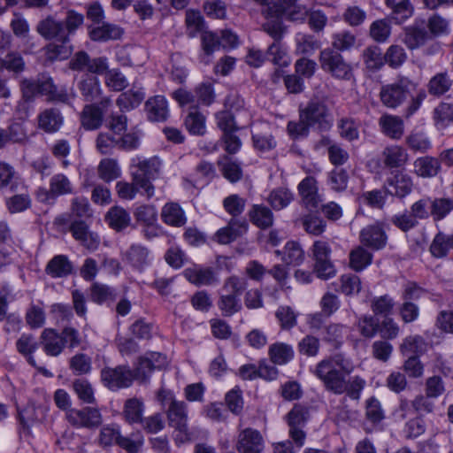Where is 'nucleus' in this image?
I'll return each instance as SVG.
<instances>
[{
	"mask_svg": "<svg viewBox=\"0 0 453 453\" xmlns=\"http://www.w3.org/2000/svg\"><path fill=\"white\" fill-rule=\"evenodd\" d=\"M250 221L261 229H266L273 226V213L270 208L264 204H254L249 211Z\"/></svg>",
	"mask_w": 453,
	"mask_h": 453,
	"instance_id": "29",
	"label": "nucleus"
},
{
	"mask_svg": "<svg viewBox=\"0 0 453 453\" xmlns=\"http://www.w3.org/2000/svg\"><path fill=\"white\" fill-rule=\"evenodd\" d=\"M26 68V63L20 53L11 51L4 58L0 57V73L7 71L15 76L20 74Z\"/></svg>",
	"mask_w": 453,
	"mask_h": 453,
	"instance_id": "38",
	"label": "nucleus"
},
{
	"mask_svg": "<svg viewBox=\"0 0 453 453\" xmlns=\"http://www.w3.org/2000/svg\"><path fill=\"white\" fill-rule=\"evenodd\" d=\"M162 220L173 226H182L186 223L184 211L176 203H167L164 205L161 211Z\"/></svg>",
	"mask_w": 453,
	"mask_h": 453,
	"instance_id": "35",
	"label": "nucleus"
},
{
	"mask_svg": "<svg viewBox=\"0 0 453 453\" xmlns=\"http://www.w3.org/2000/svg\"><path fill=\"white\" fill-rule=\"evenodd\" d=\"M166 416L169 426L173 428V440L177 446L192 442L206 434L197 426H188V405L183 401L172 399Z\"/></svg>",
	"mask_w": 453,
	"mask_h": 453,
	"instance_id": "4",
	"label": "nucleus"
},
{
	"mask_svg": "<svg viewBox=\"0 0 453 453\" xmlns=\"http://www.w3.org/2000/svg\"><path fill=\"white\" fill-rule=\"evenodd\" d=\"M167 358L159 352H150L140 357L138 364L132 371L127 365H119L114 368L105 367L101 371V380L105 387L112 391L129 388L134 380L145 382L153 371L166 366Z\"/></svg>",
	"mask_w": 453,
	"mask_h": 453,
	"instance_id": "3",
	"label": "nucleus"
},
{
	"mask_svg": "<svg viewBox=\"0 0 453 453\" xmlns=\"http://www.w3.org/2000/svg\"><path fill=\"white\" fill-rule=\"evenodd\" d=\"M275 254L281 256L282 261L287 265H298L304 259V252L301 246L296 242H288L284 247L283 251L276 250Z\"/></svg>",
	"mask_w": 453,
	"mask_h": 453,
	"instance_id": "40",
	"label": "nucleus"
},
{
	"mask_svg": "<svg viewBox=\"0 0 453 453\" xmlns=\"http://www.w3.org/2000/svg\"><path fill=\"white\" fill-rule=\"evenodd\" d=\"M73 373L78 376L88 374L92 370V360L84 353L75 354L69 361Z\"/></svg>",
	"mask_w": 453,
	"mask_h": 453,
	"instance_id": "56",
	"label": "nucleus"
},
{
	"mask_svg": "<svg viewBox=\"0 0 453 453\" xmlns=\"http://www.w3.org/2000/svg\"><path fill=\"white\" fill-rule=\"evenodd\" d=\"M303 205L309 210L317 209L321 202L318 194L317 180L313 177L304 178L298 185Z\"/></svg>",
	"mask_w": 453,
	"mask_h": 453,
	"instance_id": "19",
	"label": "nucleus"
},
{
	"mask_svg": "<svg viewBox=\"0 0 453 453\" xmlns=\"http://www.w3.org/2000/svg\"><path fill=\"white\" fill-rule=\"evenodd\" d=\"M381 132L394 140H399L404 133V124L398 116L390 114L382 115L379 119Z\"/></svg>",
	"mask_w": 453,
	"mask_h": 453,
	"instance_id": "23",
	"label": "nucleus"
},
{
	"mask_svg": "<svg viewBox=\"0 0 453 453\" xmlns=\"http://www.w3.org/2000/svg\"><path fill=\"white\" fill-rule=\"evenodd\" d=\"M144 107L147 118L150 121H165L169 116L168 102L164 96L150 97Z\"/></svg>",
	"mask_w": 453,
	"mask_h": 453,
	"instance_id": "18",
	"label": "nucleus"
},
{
	"mask_svg": "<svg viewBox=\"0 0 453 453\" xmlns=\"http://www.w3.org/2000/svg\"><path fill=\"white\" fill-rule=\"evenodd\" d=\"M77 87L85 101L93 102L102 99L101 83L96 74H82L77 83Z\"/></svg>",
	"mask_w": 453,
	"mask_h": 453,
	"instance_id": "20",
	"label": "nucleus"
},
{
	"mask_svg": "<svg viewBox=\"0 0 453 453\" xmlns=\"http://www.w3.org/2000/svg\"><path fill=\"white\" fill-rule=\"evenodd\" d=\"M111 105L110 97H103L98 104H86L81 113V126L87 130H95L102 126L104 113Z\"/></svg>",
	"mask_w": 453,
	"mask_h": 453,
	"instance_id": "13",
	"label": "nucleus"
},
{
	"mask_svg": "<svg viewBox=\"0 0 453 453\" xmlns=\"http://www.w3.org/2000/svg\"><path fill=\"white\" fill-rule=\"evenodd\" d=\"M372 260V254L365 246L360 245L349 253V266L356 272L363 271Z\"/></svg>",
	"mask_w": 453,
	"mask_h": 453,
	"instance_id": "43",
	"label": "nucleus"
},
{
	"mask_svg": "<svg viewBox=\"0 0 453 453\" xmlns=\"http://www.w3.org/2000/svg\"><path fill=\"white\" fill-rule=\"evenodd\" d=\"M418 84L409 77L400 75L392 83L381 87L380 101L386 107L395 109L412 96Z\"/></svg>",
	"mask_w": 453,
	"mask_h": 453,
	"instance_id": "6",
	"label": "nucleus"
},
{
	"mask_svg": "<svg viewBox=\"0 0 453 453\" xmlns=\"http://www.w3.org/2000/svg\"><path fill=\"white\" fill-rule=\"evenodd\" d=\"M162 162L158 157H143L136 156L131 159L132 180L143 189L148 198L154 196L155 187L151 180L157 178Z\"/></svg>",
	"mask_w": 453,
	"mask_h": 453,
	"instance_id": "5",
	"label": "nucleus"
},
{
	"mask_svg": "<svg viewBox=\"0 0 453 453\" xmlns=\"http://www.w3.org/2000/svg\"><path fill=\"white\" fill-rule=\"evenodd\" d=\"M453 210V200L450 198L431 199V215L434 220H441Z\"/></svg>",
	"mask_w": 453,
	"mask_h": 453,
	"instance_id": "64",
	"label": "nucleus"
},
{
	"mask_svg": "<svg viewBox=\"0 0 453 453\" xmlns=\"http://www.w3.org/2000/svg\"><path fill=\"white\" fill-rule=\"evenodd\" d=\"M414 168L418 176L431 178L437 175L441 170V161L440 158L433 157H421L415 160Z\"/></svg>",
	"mask_w": 453,
	"mask_h": 453,
	"instance_id": "36",
	"label": "nucleus"
},
{
	"mask_svg": "<svg viewBox=\"0 0 453 453\" xmlns=\"http://www.w3.org/2000/svg\"><path fill=\"white\" fill-rule=\"evenodd\" d=\"M294 200L293 193L286 188H278L273 189L266 201L276 211L282 210L288 206Z\"/></svg>",
	"mask_w": 453,
	"mask_h": 453,
	"instance_id": "45",
	"label": "nucleus"
},
{
	"mask_svg": "<svg viewBox=\"0 0 453 453\" xmlns=\"http://www.w3.org/2000/svg\"><path fill=\"white\" fill-rule=\"evenodd\" d=\"M275 317L283 330H290L297 324V313L288 305L280 306L275 312Z\"/></svg>",
	"mask_w": 453,
	"mask_h": 453,
	"instance_id": "61",
	"label": "nucleus"
},
{
	"mask_svg": "<svg viewBox=\"0 0 453 453\" xmlns=\"http://www.w3.org/2000/svg\"><path fill=\"white\" fill-rule=\"evenodd\" d=\"M389 191L385 188L363 191L358 196L360 204L372 209L382 210L386 204Z\"/></svg>",
	"mask_w": 453,
	"mask_h": 453,
	"instance_id": "27",
	"label": "nucleus"
},
{
	"mask_svg": "<svg viewBox=\"0 0 453 453\" xmlns=\"http://www.w3.org/2000/svg\"><path fill=\"white\" fill-rule=\"evenodd\" d=\"M202 49L203 55L202 56L201 61L203 63H209V57L221 47L219 37L213 32L203 31L201 35Z\"/></svg>",
	"mask_w": 453,
	"mask_h": 453,
	"instance_id": "52",
	"label": "nucleus"
},
{
	"mask_svg": "<svg viewBox=\"0 0 453 453\" xmlns=\"http://www.w3.org/2000/svg\"><path fill=\"white\" fill-rule=\"evenodd\" d=\"M354 369L349 357L337 353L320 360L311 372L322 382L326 391L334 395L346 394L349 399L359 401L366 381L358 375L347 378Z\"/></svg>",
	"mask_w": 453,
	"mask_h": 453,
	"instance_id": "1",
	"label": "nucleus"
},
{
	"mask_svg": "<svg viewBox=\"0 0 453 453\" xmlns=\"http://www.w3.org/2000/svg\"><path fill=\"white\" fill-rule=\"evenodd\" d=\"M97 173L102 180L111 182L120 177L121 170L116 159L106 157L99 162Z\"/></svg>",
	"mask_w": 453,
	"mask_h": 453,
	"instance_id": "42",
	"label": "nucleus"
},
{
	"mask_svg": "<svg viewBox=\"0 0 453 453\" xmlns=\"http://www.w3.org/2000/svg\"><path fill=\"white\" fill-rule=\"evenodd\" d=\"M407 59V54L404 49L397 44L389 46L384 55V61L391 68H398L403 65Z\"/></svg>",
	"mask_w": 453,
	"mask_h": 453,
	"instance_id": "62",
	"label": "nucleus"
},
{
	"mask_svg": "<svg viewBox=\"0 0 453 453\" xmlns=\"http://www.w3.org/2000/svg\"><path fill=\"white\" fill-rule=\"evenodd\" d=\"M450 249H453V234L449 235L439 232L434 236L429 250L433 257L442 258L448 255Z\"/></svg>",
	"mask_w": 453,
	"mask_h": 453,
	"instance_id": "41",
	"label": "nucleus"
},
{
	"mask_svg": "<svg viewBox=\"0 0 453 453\" xmlns=\"http://www.w3.org/2000/svg\"><path fill=\"white\" fill-rule=\"evenodd\" d=\"M428 38L425 29L410 27L406 29L403 42L410 50H415L424 45Z\"/></svg>",
	"mask_w": 453,
	"mask_h": 453,
	"instance_id": "59",
	"label": "nucleus"
},
{
	"mask_svg": "<svg viewBox=\"0 0 453 453\" xmlns=\"http://www.w3.org/2000/svg\"><path fill=\"white\" fill-rule=\"evenodd\" d=\"M19 178L14 168L7 164L0 163V189H8L11 192H15L18 189Z\"/></svg>",
	"mask_w": 453,
	"mask_h": 453,
	"instance_id": "44",
	"label": "nucleus"
},
{
	"mask_svg": "<svg viewBox=\"0 0 453 453\" xmlns=\"http://www.w3.org/2000/svg\"><path fill=\"white\" fill-rule=\"evenodd\" d=\"M183 275L190 283L200 286H211L219 283L217 273L212 268L194 265L186 268Z\"/></svg>",
	"mask_w": 453,
	"mask_h": 453,
	"instance_id": "16",
	"label": "nucleus"
},
{
	"mask_svg": "<svg viewBox=\"0 0 453 453\" xmlns=\"http://www.w3.org/2000/svg\"><path fill=\"white\" fill-rule=\"evenodd\" d=\"M385 4L391 9V18L397 24L404 22L413 14L411 0H385Z\"/></svg>",
	"mask_w": 453,
	"mask_h": 453,
	"instance_id": "33",
	"label": "nucleus"
},
{
	"mask_svg": "<svg viewBox=\"0 0 453 453\" xmlns=\"http://www.w3.org/2000/svg\"><path fill=\"white\" fill-rule=\"evenodd\" d=\"M299 117L320 131H328L334 124L333 115L326 102L318 97L311 99L300 109Z\"/></svg>",
	"mask_w": 453,
	"mask_h": 453,
	"instance_id": "7",
	"label": "nucleus"
},
{
	"mask_svg": "<svg viewBox=\"0 0 453 453\" xmlns=\"http://www.w3.org/2000/svg\"><path fill=\"white\" fill-rule=\"evenodd\" d=\"M362 58L366 68L371 71H377L385 64L381 50L375 45L365 48L362 53Z\"/></svg>",
	"mask_w": 453,
	"mask_h": 453,
	"instance_id": "49",
	"label": "nucleus"
},
{
	"mask_svg": "<svg viewBox=\"0 0 453 453\" xmlns=\"http://www.w3.org/2000/svg\"><path fill=\"white\" fill-rule=\"evenodd\" d=\"M337 128L342 138L353 142L359 139L357 123L351 118H342L337 122Z\"/></svg>",
	"mask_w": 453,
	"mask_h": 453,
	"instance_id": "55",
	"label": "nucleus"
},
{
	"mask_svg": "<svg viewBox=\"0 0 453 453\" xmlns=\"http://www.w3.org/2000/svg\"><path fill=\"white\" fill-rule=\"evenodd\" d=\"M108 59L105 57L91 58L84 50L76 52L69 61V68L73 71L88 72L89 74L101 75L108 69Z\"/></svg>",
	"mask_w": 453,
	"mask_h": 453,
	"instance_id": "11",
	"label": "nucleus"
},
{
	"mask_svg": "<svg viewBox=\"0 0 453 453\" xmlns=\"http://www.w3.org/2000/svg\"><path fill=\"white\" fill-rule=\"evenodd\" d=\"M382 157L386 166L396 168L403 166L407 162L408 154L403 148L398 145H392L384 149Z\"/></svg>",
	"mask_w": 453,
	"mask_h": 453,
	"instance_id": "37",
	"label": "nucleus"
},
{
	"mask_svg": "<svg viewBox=\"0 0 453 453\" xmlns=\"http://www.w3.org/2000/svg\"><path fill=\"white\" fill-rule=\"evenodd\" d=\"M451 87L452 80L446 71L434 74L426 85L428 93L435 97L445 95Z\"/></svg>",
	"mask_w": 453,
	"mask_h": 453,
	"instance_id": "32",
	"label": "nucleus"
},
{
	"mask_svg": "<svg viewBox=\"0 0 453 453\" xmlns=\"http://www.w3.org/2000/svg\"><path fill=\"white\" fill-rule=\"evenodd\" d=\"M235 115L229 111H222L216 114L217 125L223 134L235 132L241 127V120L238 121Z\"/></svg>",
	"mask_w": 453,
	"mask_h": 453,
	"instance_id": "57",
	"label": "nucleus"
},
{
	"mask_svg": "<svg viewBox=\"0 0 453 453\" xmlns=\"http://www.w3.org/2000/svg\"><path fill=\"white\" fill-rule=\"evenodd\" d=\"M434 119L439 129L446 127L453 121V105L447 103H441L434 110Z\"/></svg>",
	"mask_w": 453,
	"mask_h": 453,
	"instance_id": "63",
	"label": "nucleus"
},
{
	"mask_svg": "<svg viewBox=\"0 0 453 453\" xmlns=\"http://www.w3.org/2000/svg\"><path fill=\"white\" fill-rule=\"evenodd\" d=\"M389 185L395 188L394 192L389 191V194H394L398 197H405L412 190L411 178L403 173H396L390 180Z\"/></svg>",
	"mask_w": 453,
	"mask_h": 453,
	"instance_id": "54",
	"label": "nucleus"
},
{
	"mask_svg": "<svg viewBox=\"0 0 453 453\" xmlns=\"http://www.w3.org/2000/svg\"><path fill=\"white\" fill-rule=\"evenodd\" d=\"M73 265L65 255H56L47 264L45 272L51 278H65L73 273Z\"/></svg>",
	"mask_w": 453,
	"mask_h": 453,
	"instance_id": "22",
	"label": "nucleus"
},
{
	"mask_svg": "<svg viewBox=\"0 0 453 453\" xmlns=\"http://www.w3.org/2000/svg\"><path fill=\"white\" fill-rule=\"evenodd\" d=\"M127 262L135 269L142 270L150 263V250L140 244H133L126 252Z\"/></svg>",
	"mask_w": 453,
	"mask_h": 453,
	"instance_id": "28",
	"label": "nucleus"
},
{
	"mask_svg": "<svg viewBox=\"0 0 453 453\" xmlns=\"http://www.w3.org/2000/svg\"><path fill=\"white\" fill-rule=\"evenodd\" d=\"M66 418L73 426L90 430L96 429L103 422L100 411L92 407L71 409L66 412Z\"/></svg>",
	"mask_w": 453,
	"mask_h": 453,
	"instance_id": "12",
	"label": "nucleus"
},
{
	"mask_svg": "<svg viewBox=\"0 0 453 453\" xmlns=\"http://www.w3.org/2000/svg\"><path fill=\"white\" fill-rule=\"evenodd\" d=\"M144 409V403L142 399L129 398L124 403L123 417L130 425L139 424L143 418Z\"/></svg>",
	"mask_w": 453,
	"mask_h": 453,
	"instance_id": "30",
	"label": "nucleus"
},
{
	"mask_svg": "<svg viewBox=\"0 0 453 453\" xmlns=\"http://www.w3.org/2000/svg\"><path fill=\"white\" fill-rule=\"evenodd\" d=\"M312 257L314 259V272L317 277L322 280H328L336 274V269L331 260L332 250L328 242L317 240L311 247Z\"/></svg>",
	"mask_w": 453,
	"mask_h": 453,
	"instance_id": "9",
	"label": "nucleus"
},
{
	"mask_svg": "<svg viewBox=\"0 0 453 453\" xmlns=\"http://www.w3.org/2000/svg\"><path fill=\"white\" fill-rule=\"evenodd\" d=\"M219 309L225 317H230L242 309V303L237 295H222L218 302Z\"/></svg>",
	"mask_w": 453,
	"mask_h": 453,
	"instance_id": "60",
	"label": "nucleus"
},
{
	"mask_svg": "<svg viewBox=\"0 0 453 453\" xmlns=\"http://www.w3.org/2000/svg\"><path fill=\"white\" fill-rule=\"evenodd\" d=\"M309 419V409L301 404H295L286 417L289 437L298 449L304 445L306 434L303 430Z\"/></svg>",
	"mask_w": 453,
	"mask_h": 453,
	"instance_id": "10",
	"label": "nucleus"
},
{
	"mask_svg": "<svg viewBox=\"0 0 453 453\" xmlns=\"http://www.w3.org/2000/svg\"><path fill=\"white\" fill-rule=\"evenodd\" d=\"M32 205V199L27 193L17 194L5 200V206L11 214L21 213Z\"/></svg>",
	"mask_w": 453,
	"mask_h": 453,
	"instance_id": "53",
	"label": "nucleus"
},
{
	"mask_svg": "<svg viewBox=\"0 0 453 453\" xmlns=\"http://www.w3.org/2000/svg\"><path fill=\"white\" fill-rule=\"evenodd\" d=\"M427 343L420 335L406 337L401 344L400 350L403 356H417L426 350Z\"/></svg>",
	"mask_w": 453,
	"mask_h": 453,
	"instance_id": "46",
	"label": "nucleus"
},
{
	"mask_svg": "<svg viewBox=\"0 0 453 453\" xmlns=\"http://www.w3.org/2000/svg\"><path fill=\"white\" fill-rule=\"evenodd\" d=\"M264 448V438L258 430L248 427L239 433L236 442L239 453H262Z\"/></svg>",
	"mask_w": 453,
	"mask_h": 453,
	"instance_id": "15",
	"label": "nucleus"
},
{
	"mask_svg": "<svg viewBox=\"0 0 453 453\" xmlns=\"http://www.w3.org/2000/svg\"><path fill=\"white\" fill-rule=\"evenodd\" d=\"M267 56L269 60L279 67H287L291 63V58L280 42H273L268 47Z\"/></svg>",
	"mask_w": 453,
	"mask_h": 453,
	"instance_id": "48",
	"label": "nucleus"
},
{
	"mask_svg": "<svg viewBox=\"0 0 453 453\" xmlns=\"http://www.w3.org/2000/svg\"><path fill=\"white\" fill-rule=\"evenodd\" d=\"M40 339L42 349L48 356L58 357L65 349L61 335L53 328H45Z\"/></svg>",
	"mask_w": 453,
	"mask_h": 453,
	"instance_id": "21",
	"label": "nucleus"
},
{
	"mask_svg": "<svg viewBox=\"0 0 453 453\" xmlns=\"http://www.w3.org/2000/svg\"><path fill=\"white\" fill-rule=\"evenodd\" d=\"M105 221L116 231H121L131 223L129 212L121 206L111 207L105 215Z\"/></svg>",
	"mask_w": 453,
	"mask_h": 453,
	"instance_id": "31",
	"label": "nucleus"
},
{
	"mask_svg": "<svg viewBox=\"0 0 453 453\" xmlns=\"http://www.w3.org/2000/svg\"><path fill=\"white\" fill-rule=\"evenodd\" d=\"M23 97L26 101L33 100L37 95H48L52 92L53 83L51 80L36 81L25 79L20 83Z\"/></svg>",
	"mask_w": 453,
	"mask_h": 453,
	"instance_id": "25",
	"label": "nucleus"
},
{
	"mask_svg": "<svg viewBox=\"0 0 453 453\" xmlns=\"http://www.w3.org/2000/svg\"><path fill=\"white\" fill-rule=\"evenodd\" d=\"M247 223L232 219L227 226L222 227L217 231L215 238L221 244H228L247 231Z\"/></svg>",
	"mask_w": 453,
	"mask_h": 453,
	"instance_id": "24",
	"label": "nucleus"
},
{
	"mask_svg": "<svg viewBox=\"0 0 453 453\" xmlns=\"http://www.w3.org/2000/svg\"><path fill=\"white\" fill-rule=\"evenodd\" d=\"M83 14L73 9H67L63 19H57L55 15H48L36 25V32L44 39L56 41L60 44H51L49 50L56 58H65L71 53L70 36L83 25Z\"/></svg>",
	"mask_w": 453,
	"mask_h": 453,
	"instance_id": "2",
	"label": "nucleus"
},
{
	"mask_svg": "<svg viewBox=\"0 0 453 453\" xmlns=\"http://www.w3.org/2000/svg\"><path fill=\"white\" fill-rule=\"evenodd\" d=\"M49 186L57 197L70 195L73 192L72 181L65 174L61 173L54 174L50 179Z\"/></svg>",
	"mask_w": 453,
	"mask_h": 453,
	"instance_id": "50",
	"label": "nucleus"
},
{
	"mask_svg": "<svg viewBox=\"0 0 453 453\" xmlns=\"http://www.w3.org/2000/svg\"><path fill=\"white\" fill-rule=\"evenodd\" d=\"M72 388L82 403L88 404L95 403L94 388L87 379H75L72 383Z\"/></svg>",
	"mask_w": 453,
	"mask_h": 453,
	"instance_id": "51",
	"label": "nucleus"
},
{
	"mask_svg": "<svg viewBox=\"0 0 453 453\" xmlns=\"http://www.w3.org/2000/svg\"><path fill=\"white\" fill-rule=\"evenodd\" d=\"M321 69L338 80L349 81L353 78V68L343 56L332 48L322 50L319 57Z\"/></svg>",
	"mask_w": 453,
	"mask_h": 453,
	"instance_id": "8",
	"label": "nucleus"
},
{
	"mask_svg": "<svg viewBox=\"0 0 453 453\" xmlns=\"http://www.w3.org/2000/svg\"><path fill=\"white\" fill-rule=\"evenodd\" d=\"M390 34L391 25L387 19H377L370 26V35L377 42H387Z\"/></svg>",
	"mask_w": 453,
	"mask_h": 453,
	"instance_id": "58",
	"label": "nucleus"
},
{
	"mask_svg": "<svg viewBox=\"0 0 453 453\" xmlns=\"http://www.w3.org/2000/svg\"><path fill=\"white\" fill-rule=\"evenodd\" d=\"M88 35L92 41L105 42L120 38L122 30L116 25L104 23L102 26L91 28Z\"/></svg>",
	"mask_w": 453,
	"mask_h": 453,
	"instance_id": "39",
	"label": "nucleus"
},
{
	"mask_svg": "<svg viewBox=\"0 0 453 453\" xmlns=\"http://www.w3.org/2000/svg\"><path fill=\"white\" fill-rule=\"evenodd\" d=\"M268 355L273 364L283 365L294 357L293 347L285 342H275L269 347Z\"/></svg>",
	"mask_w": 453,
	"mask_h": 453,
	"instance_id": "34",
	"label": "nucleus"
},
{
	"mask_svg": "<svg viewBox=\"0 0 453 453\" xmlns=\"http://www.w3.org/2000/svg\"><path fill=\"white\" fill-rule=\"evenodd\" d=\"M16 348L19 353L26 357L31 365L36 366L33 353L37 349L38 344L33 335L22 334L16 342Z\"/></svg>",
	"mask_w": 453,
	"mask_h": 453,
	"instance_id": "47",
	"label": "nucleus"
},
{
	"mask_svg": "<svg viewBox=\"0 0 453 453\" xmlns=\"http://www.w3.org/2000/svg\"><path fill=\"white\" fill-rule=\"evenodd\" d=\"M225 111H229L239 118L243 124L250 120V114L245 106L243 98L237 93H230L225 99Z\"/></svg>",
	"mask_w": 453,
	"mask_h": 453,
	"instance_id": "26",
	"label": "nucleus"
},
{
	"mask_svg": "<svg viewBox=\"0 0 453 453\" xmlns=\"http://www.w3.org/2000/svg\"><path fill=\"white\" fill-rule=\"evenodd\" d=\"M38 128L47 134L57 133L64 124V117L57 108H48L37 116Z\"/></svg>",
	"mask_w": 453,
	"mask_h": 453,
	"instance_id": "17",
	"label": "nucleus"
},
{
	"mask_svg": "<svg viewBox=\"0 0 453 453\" xmlns=\"http://www.w3.org/2000/svg\"><path fill=\"white\" fill-rule=\"evenodd\" d=\"M360 243L372 250H380L386 247L388 234L382 222L376 221L363 227L359 233Z\"/></svg>",
	"mask_w": 453,
	"mask_h": 453,
	"instance_id": "14",
	"label": "nucleus"
}]
</instances>
